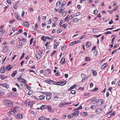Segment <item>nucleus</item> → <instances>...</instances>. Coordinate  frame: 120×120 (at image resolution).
<instances>
[{
    "instance_id": "f257e3e1",
    "label": "nucleus",
    "mask_w": 120,
    "mask_h": 120,
    "mask_svg": "<svg viewBox=\"0 0 120 120\" xmlns=\"http://www.w3.org/2000/svg\"><path fill=\"white\" fill-rule=\"evenodd\" d=\"M3 102L5 105L8 107L11 106L13 104V102L12 101L7 99H4Z\"/></svg>"
},
{
    "instance_id": "f03ea898",
    "label": "nucleus",
    "mask_w": 120,
    "mask_h": 120,
    "mask_svg": "<svg viewBox=\"0 0 120 120\" xmlns=\"http://www.w3.org/2000/svg\"><path fill=\"white\" fill-rule=\"evenodd\" d=\"M15 113L16 115L20 113V110L19 107L18 106H16L14 109Z\"/></svg>"
},
{
    "instance_id": "7ed1b4c3",
    "label": "nucleus",
    "mask_w": 120,
    "mask_h": 120,
    "mask_svg": "<svg viewBox=\"0 0 120 120\" xmlns=\"http://www.w3.org/2000/svg\"><path fill=\"white\" fill-rule=\"evenodd\" d=\"M101 100H102L101 99H100L98 100L97 99H95L94 100H92L90 102V104L94 105L95 104L97 103H100V101Z\"/></svg>"
},
{
    "instance_id": "20e7f679",
    "label": "nucleus",
    "mask_w": 120,
    "mask_h": 120,
    "mask_svg": "<svg viewBox=\"0 0 120 120\" xmlns=\"http://www.w3.org/2000/svg\"><path fill=\"white\" fill-rule=\"evenodd\" d=\"M82 78V82H84V81L86 80L87 79V78H86V75L83 74H82L81 75Z\"/></svg>"
},
{
    "instance_id": "39448f33",
    "label": "nucleus",
    "mask_w": 120,
    "mask_h": 120,
    "mask_svg": "<svg viewBox=\"0 0 120 120\" xmlns=\"http://www.w3.org/2000/svg\"><path fill=\"white\" fill-rule=\"evenodd\" d=\"M8 48V46H5L3 49L2 52L4 53L7 52L9 50Z\"/></svg>"
},
{
    "instance_id": "423d86ee",
    "label": "nucleus",
    "mask_w": 120,
    "mask_h": 120,
    "mask_svg": "<svg viewBox=\"0 0 120 120\" xmlns=\"http://www.w3.org/2000/svg\"><path fill=\"white\" fill-rule=\"evenodd\" d=\"M74 111H75V112H74L73 114L74 116H78L79 114V111L76 109L74 110Z\"/></svg>"
},
{
    "instance_id": "0eeeda50",
    "label": "nucleus",
    "mask_w": 120,
    "mask_h": 120,
    "mask_svg": "<svg viewBox=\"0 0 120 120\" xmlns=\"http://www.w3.org/2000/svg\"><path fill=\"white\" fill-rule=\"evenodd\" d=\"M34 102L33 101H30L28 103V106L30 108H31Z\"/></svg>"
},
{
    "instance_id": "6e6552de",
    "label": "nucleus",
    "mask_w": 120,
    "mask_h": 120,
    "mask_svg": "<svg viewBox=\"0 0 120 120\" xmlns=\"http://www.w3.org/2000/svg\"><path fill=\"white\" fill-rule=\"evenodd\" d=\"M47 108L48 110V111L49 112H54V111L52 109L50 106L49 105L47 106Z\"/></svg>"
},
{
    "instance_id": "1a4fd4ad",
    "label": "nucleus",
    "mask_w": 120,
    "mask_h": 120,
    "mask_svg": "<svg viewBox=\"0 0 120 120\" xmlns=\"http://www.w3.org/2000/svg\"><path fill=\"white\" fill-rule=\"evenodd\" d=\"M22 114L19 113L16 115L15 116H16V117L18 118H19L20 119H22Z\"/></svg>"
},
{
    "instance_id": "9d476101",
    "label": "nucleus",
    "mask_w": 120,
    "mask_h": 120,
    "mask_svg": "<svg viewBox=\"0 0 120 120\" xmlns=\"http://www.w3.org/2000/svg\"><path fill=\"white\" fill-rule=\"evenodd\" d=\"M5 68L4 66H3L1 68L0 72L2 73H4L5 72Z\"/></svg>"
},
{
    "instance_id": "9b49d317",
    "label": "nucleus",
    "mask_w": 120,
    "mask_h": 120,
    "mask_svg": "<svg viewBox=\"0 0 120 120\" xmlns=\"http://www.w3.org/2000/svg\"><path fill=\"white\" fill-rule=\"evenodd\" d=\"M7 78V76L5 75H0V79L1 80H3L6 79Z\"/></svg>"
},
{
    "instance_id": "f8f14e48",
    "label": "nucleus",
    "mask_w": 120,
    "mask_h": 120,
    "mask_svg": "<svg viewBox=\"0 0 120 120\" xmlns=\"http://www.w3.org/2000/svg\"><path fill=\"white\" fill-rule=\"evenodd\" d=\"M15 14L16 15V19L19 20L21 21L22 20V19L20 18V16L19 15L18 13H15Z\"/></svg>"
},
{
    "instance_id": "ddd939ff",
    "label": "nucleus",
    "mask_w": 120,
    "mask_h": 120,
    "mask_svg": "<svg viewBox=\"0 0 120 120\" xmlns=\"http://www.w3.org/2000/svg\"><path fill=\"white\" fill-rule=\"evenodd\" d=\"M65 59L64 58H62L61 60L60 63L61 64H64L65 63Z\"/></svg>"
},
{
    "instance_id": "4468645a",
    "label": "nucleus",
    "mask_w": 120,
    "mask_h": 120,
    "mask_svg": "<svg viewBox=\"0 0 120 120\" xmlns=\"http://www.w3.org/2000/svg\"><path fill=\"white\" fill-rule=\"evenodd\" d=\"M50 72V71L49 69L47 70H45L44 71V73L46 75H49Z\"/></svg>"
},
{
    "instance_id": "2eb2a0df",
    "label": "nucleus",
    "mask_w": 120,
    "mask_h": 120,
    "mask_svg": "<svg viewBox=\"0 0 120 120\" xmlns=\"http://www.w3.org/2000/svg\"><path fill=\"white\" fill-rule=\"evenodd\" d=\"M23 25L25 26L28 27L30 25V23L28 22H24Z\"/></svg>"
},
{
    "instance_id": "dca6fc26",
    "label": "nucleus",
    "mask_w": 120,
    "mask_h": 120,
    "mask_svg": "<svg viewBox=\"0 0 120 120\" xmlns=\"http://www.w3.org/2000/svg\"><path fill=\"white\" fill-rule=\"evenodd\" d=\"M12 68V67L11 65H9L8 66H7L6 67V69L7 70H10L11 68Z\"/></svg>"
},
{
    "instance_id": "f3484780",
    "label": "nucleus",
    "mask_w": 120,
    "mask_h": 120,
    "mask_svg": "<svg viewBox=\"0 0 120 120\" xmlns=\"http://www.w3.org/2000/svg\"><path fill=\"white\" fill-rule=\"evenodd\" d=\"M108 65V63H106L102 65L101 67V68L103 69L105 68Z\"/></svg>"
},
{
    "instance_id": "a211bd4d",
    "label": "nucleus",
    "mask_w": 120,
    "mask_h": 120,
    "mask_svg": "<svg viewBox=\"0 0 120 120\" xmlns=\"http://www.w3.org/2000/svg\"><path fill=\"white\" fill-rule=\"evenodd\" d=\"M95 112L97 113H100L101 112L102 110L101 109H98L95 110Z\"/></svg>"
},
{
    "instance_id": "6ab92c4d",
    "label": "nucleus",
    "mask_w": 120,
    "mask_h": 120,
    "mask_svg": "<svg viewBox=\"0 0 120 120\" xmlns=\"http://www.w3.org/2000/svg\"><path fill=\"white\" fill-rule=\"evenodd\" d=\"M17 73V70L14 71L12 74L11 75V76L13 77H14L15 75Z\"/></svg>"
},
{
    "instance_id": "aec40b11",
    "label": "nucleus",
    "mask_w": 120,
    "mask_h": 120,
    "mask_svg": "<svg viewBox=\"0 0 120 120\" xmlns=\"http://www.w3.org/2000/svg\"><path fill=\"white\" fill-rule=\"evenodd\" d=\"M35 56L36 58L38 59H40L41 57V55L40 54L38 53H37L36 54Z\"/></svg>"
},
{
    "instance_id": "412c9836",
    "label": "nucleus",
    "mask_w": 120,
    "mask_h": 120,
    "mask_svg": "<svg viewBox=\"0 0 120 120\" xmlns=\"http://www.w3.org/2000/svg\"><path fill=\"white\" fill-rule=\"evenodd\" d=\"M91 43L90 42H88L86 43V47L87 48L89 47L91 45Z\"/></svg>"
},
{
    "instance_id": "4be33fe9",
    "label": "nucleus",
    "mask_w": 120,
    "mask_h": 120,
    "mask_svg": "<svg viewBox=\"0 0 120 120\" xmlns=\"http://www.w3.org/2000/svg\"><path fill=\"white\" fill-rule=\"evenodd\" d=\"M79 20V19H78L77 18H75L73 20V22H78Z\"/></svg>"
},
{
    "instance_id": "5701e85b",
    "label": "nucleus",
    "mask_w": 120,
    "mask_h": 120,
    "mask_svg": "<svg viewBox=\"0 0 120 120\" xmlns=\"http://www.w3.org/2000/svg\"><path fill=\"white\" fill-rule=\"evenodd\" d=\"M74 116V115L73 113V114H71L68 116V117L69 119H70L72 118Z\"/></svg>"
},
{
    "instance_id": "b1692460",
    "label": "nucleus",
    "mask_w": 120,
    "mask_h": 120,
    "mask_svg": "<svg viewBox=\"0 0 120 120\" xmlns=\"http://www.w3.org/2000/svg\"><path fill=\"white\" fill-rule=\"evenodd\" d=\"M45 98V96L43 95L40 96L39 97V100H41Z\"/></svg>"
},
{
    "instance_id": "393cba45",
    "label": "nucleus",
    "mask_w": 120,
    "mask_h": 120,
    "mask_svg": "<svg viewBox=\"0 0 120 120\" xmlns=\"http://www.w3.org/2000/svg\"><path fill=\"white\" fill-rule=\"evenodd\" d=\"M51 98V95H47L46 96V99L48 100H49Z\"/></svg>"
},
{
    "instance_id": "a878e982",
    "label": "nucleus",
    "mask_w": 120,
    "mask_h": 120,
    "mask_svg": "<svg viewBox=\"0 0 120 120\" xmlns=\"http://www.w3.org/2000/svg\"><path fill=\"white\" fill-rule=\"evenodd\" d=\"M92 71V73L93 75L95 76H96L97 74L96 71L94 70H93Z\"/></svg>"
},
{
    "instance_id": "bb28decb",
    "label": "nucleus",
    "mask_w": 120,
    "mask_h": 120,
    "mask_svg": "<svg viewBox=\"0 0 120 120\" xmlns=\"http://www.w3.org/2000/svg\"><path fill=\"white\" fill-rule=\"evenodd\" d=\"M59 42H57L54 45V49H56L57 47L59 45Z\"/></svg>"
},
{
    "instance_id": "cd10ccee",
    "label": "nucleus",
    "mask_w": 120,
    "mask_h": 120,
    "mask_svg": "<svg viewBox=\"0 0 120 120\" xmlns=\"http://www.w3.org/2000/svg\"><path fill=\"white\" fill-rule=\"evenodd\" d=\"M60 1H57L56 4V6H59L60 4H61V0H60Z\"/></svg>"
},
{
    "instance_id": "c85d7f7f",
    "label": "nucleus",
    "mask_w": 120,
    "mask_h": 120,
    "mask_svg": "<svg viewBox=\"0 0 120 120\" xmlns=\"http://www.w3.org/2000/svg\"><path fill=\"white\" fill-rule=\"evenodd\" d=\"M81 114L82 116H86L87 115V113L86 112H82L81 113Z\"/></svg>"
},
{
    "instance_id": "c756f323",
    "label": "nucleus",
    "mask_w": 120,
    "mask_h": 120,
    "mask_svg": "<svg viewBox=\"0 0 120 120\" xmlns=\"http://www.w3.org/2000/svg\"><path fill=\"white\" fill-rule=\"evenodd\" d=\"M23 43V41L22 40H20L19 41V47H20V46H22V44Z\"/></svg>"
},
{
    "instance_id": "7c9ffc66",
    "label": "nucleus",
    "mask_w": 120,
    "mask_h": 120,
    "mask_svg": "<svg viewBox=\"0 0 120 120\" xmlns=\"http://www.w3.org/2000/svg\"><path fill=\"white\" fill-rule=\"evenodd\" d=\"M38 120H44L45 118L43 116H42L40 117H39L38 119Z\"/></svg>"
},
{
    "instance_id": "2f4dec72",
    "label": "nucleus",
    "mask_w": 120,
    "mask_h": 120,
    "mask_svg": "<svg viewBox=\"0 0 120 120\" xmlns=\"http://www.w3.org/2000/svg\"><path fill=\"white\" fill-rule=\"evenodd\" d=\"M98 106H97V105H93L90 107V108L92 109H94L96 108V107Z\"/></svg>"
},
{
    "instance_id": "473e14b6",
    "label": "nucleus",
    "mask_w": 120,
    "mask_h": 120,
    "mask_svg": "<svg viewBox=\"0 0 120 120\" xmlns=\"http://www.w3.org/2000/svg\"><path fill=\"white\" fill-rule=\"evenodd\" d=\"M5 32L4 30L2 29L0 31V35H1V34H4Z\"/></svg>"
},
{
    "instance_id": "72a5a7b5",
    "label": "nucleus",
    "mask_w": 120,
    "mask_h": 120,
    "mask_svg": "<svg viewBox=\"0 0 120 120\" xmlns=\"http://www.w3.org/2000/svg\"><path fill=\"white\" fill-rule=\"evenodd\" d=\"M101 100H100V101H101V104H99V103H97V106H100L103 104V103H102V99H101Z\"/></svg>"
},
{
    "instance_id": "f704fd0d",
    "label": "nucleus",
    "mask_w": 120,
    "mask_h": 120,
    "mask_svg": "<svg viewBox=\"0 0 120 120\" xmlns=\"http://www.w3.org/2000/svg\"><path fill=\"white\" fill-rule=\"evenodd\" d=\"M76 86V85L75 84L73 86H71L69 89V90H71V89L74 88Z\"/></svg>"
},
{
    "instance_id": "c9c22d12",
    "label": "nucleus",
    "mask_w": 120,
    "mask_h": 120,
    "mask_svg": "<svg viewBox=\"0 0 120 120\" xmlns=\"http://www.w3.org/2000/svg\"><path fill=\"white\" fill-rule=\"evenodd\" d=\"M59 106L60 107H63L64 106V104L61 103L59 104Z\"/></svg>"
},
{
    "instance_id": "e433bc0d",
    "label": "nucleus",
    "mask_w": 120,
    "mask_h": 120,
    "mask_svg": "<svg viewBox=\"0 0 120 120\" xmlns=\"http://www.w3.org/2000/svg\"><path fill=\"white\" fill-rule=\"evenodd\" d=\"M75 15H72L71 16L69 17V19H73Z\"/></svg>"
},
{
    "instance_id": "4c0bfd02",
    "label": "nucleus",
    "mask_w": 120,
    "mask_h": 120,
    "mask_svg": "<svg viewBox=\"0 0 120 120\" xmlns=\"http://www.w3.org/2000/svg\"><path fill=\"white\" fill-rule=\"evenodd\" d=\"M85 60L86 61H90V57H87L85 58Z\"/></svg>"
},
{
    "instance_id": "58836bf2",
    "label": "nucleus",
    "mask_w": 120,
    "mask_h": 120,
    "mask_svg": "<svg viewBox=\"0 0 120 120\" xmlns=\"http://www.w3.org/2000/svg\"><path fill=\"white\" fill-rule=\"evenodd\" d=\"M71 104V103L70 102H68L64 104V106H67L68 105Z\"/></svg>"
},
{
    "instance_id": "ea45409f",
    "label": "nucleus",
    "mask_w": 120,
    "mask_h": 120,
    "mask_svg": "<svg viewBox=\"0 0 120 120\" xmlns=\"http://www.w3.org/2000/svg\"><path fill=\"white\" fill-rule=\"evenodd\" d=\"M46 37H45L44 36H43L41 37V39L44 41H45L46 40Z\"/></svg>"
},
{
    "instance_id": "a19ab883",
    "label": "nucleus",
    "mask_w": 120,
    "mask_h": 120,
    "mask_svg": "<svg viewBox=\"0 0 120 120\" xmlns=\"http://www.w3.org/2000/svg\"><path fill=\"white\" fill-rule=\"evenodd\" d=\"M63 20H60V23H59V25H60V27H61V26H62L61 25H62V23H63Z\"/></svg>"
},
{
    "instance_id": "79ce46f5",
    "label": "nucleus",
    "mask_w": 120,
    "mask_h": 120,
    "mask_svg": "<svg viewBox=\"0 0 120 120\" xmlns=\"http://www.w3.org/2000/svg\"><path fill=\"white\" fill-rule=\"evenodd\" d=\"M98 11L97 10H95L94 11L93 13L94 14L96 15L98 13Z\"/></svg>"
},
{
    "instance_id": "37998d69",
    "label": "nucleus",
    "mask_w": 120,
    "mask_h": 120,
    "mask_svg": "<svg viewBox=\"0 0 120 120\" xmlns=\"http://www.w3.org/2000/svg\"><path fill=\"white\" fill-rule=\"evenodd\" d=\"M10 111V112H11L12 113V114H13L15 116L16 115V113H15L14 109L13 110H11Z\"/></svg>"
},
{
    "instance_id": "c03bdc74",
    "label": "nucleus",
    "mask_w": 120,
    "mask_h": 120,
    "mask_svg": "<svg viewBox=\"0 0 120 120\" xmlns=\"http://www.w3.org/2000/svg\"><path fill=\"white\" fill-rule=\"evenodd\" d=\"M45 105H41L40 107V109L41 110L45 108Z\"/></svg>"
},
{
    "instance_id": "a18cd8bd",
    "label": "nucleus",
    "mask_w": 120,
    "mask_h": 120,
    "mask_svg": "<svg viewBox=\"0 0 120 120\" xmlns=\"http://www.w3.org/2000/svg\"><path fill=\"white\" fill-rule=\"evenodd\" d=\"M71 93L72 94H74L75 93V91L74 90H72L71 91Z\"/></svg>"
},
{
    "instance_id": "49530a36",
    "label": "nucleus",
    "mask_w": 120,
    "mask_h": 120,
    "mask_svg": "<svg viewBox=\"0 0 120 120\" xmlns=\"http://www.w3.org/2000/svg\"><path fill=\"white\" fill-rule=\"evenodd\" d=\"M52 20V18H50L49 20V21L48 22V24H50Z\"/></svg>"
},
{
    "instance_id": "de8ad7c7",
    "label": "nucleus",
    "mask_w": 120,
    "mask_h": 120,
    "mask_svg": "<svg viewBox=\"0 0 120 120\" xmlns=\"http://www.w3.org/2000/svg\"><path fill=\"white\" fill-rule=\"evenodd\" d=\"M66 14V12L65 11L63 12L62 14V15L63 16H65Z\"/></svg>"
},
{
    "instance_id": "09e8293b",
    "label": "nucleus",
    "mask_w": 120,
    "mask_h": 120,
    "mask_svg": "<svg viewBox=\"0 0 120 120\" xmlns=\"http://www.w3.org/2000/svg\"><path fill=\"white\" fill-rule=\"evenodd\" d=\"M80 15V13L79 12H77L76 13L74 14L75 16H76L78 15Z\"/></svg>"
},
{
    "instance_id": "8fccbe9b",
    "label": "nucleus",
    "mask_w": 120,
    "mask_h": 120,
    "mask_svg": "<svg viewBox=\"0 0 120 120\" xmlns=\"http://www.w3.org/2000/svg\"><path fill=\"white\" fill-rule=\"evenodd\" d=\"M97 51L96 50H95L93 52V53L94 54V55L95 56H96L97 55Z\"/></svg>"
},
{
    "instance_id": "3c124183",
    "label": "nucleus",
    "mask_w": 120,
    "mask_h": 120,
    "mask_svg": "<svg viewBox=\"0 0 120 120\" xmlns=\"http://www.w3.org/2000/svg\"><path fill=\"white\" fill-rule=\"evenodd\" d=\"M75 41H73L72 42L70 43L69 44V45L70 46L72 45L75 44Z\"/></svg>"
},
{
    "instance_id": "603ef678",
    "label": "nucleus",
    "mask_w": 120,
    "mask_h": 120,
    "mask_svg": "<svg viewBox=\"0 0 120 120\" xmlns=\"http://www.w3.org/2000/svg\"><path fill=\"white\" fill-rule=\"evenodd\" d=\"M67 25L66 24H64L61 27H63L65 29L67 27Z\"/></svg>"
},
{
    "instance_id": "864d4df0",
    "label": "nucleus",
    "mask_w": 120,
    "mask_h": 120,
    "mask_svg": "<svg viewBox=\"0 0 120 120\" xmlns=\"http://www.w3.org/2000/svg\"><path fill=\"white\" fill-rule=\"evenodd\" d=\"M69 19V17L68 18V16H67L64 19V21H67L68 22V20Z\"/></svg>"
},
{
    "instance_id": "5fc2aeb1",
    "label": "nucleus",
    "mask_w": 120,
    "mask_h": 120,
    "mask_svg": "<svg viewBox=\"0 0 120 120\" xmlns=\"http://www.w3.org/2000/svg\"><path fill=\"white\" fill-rule=\"evenodd\" d=\"M66 2L65 1L63 2L61 4V6H64L66 4Z\"/></svg>"
},
{
    "instance_id": "6e6d98bb",
    "label": "nucleus",
    "mask_w": 120,
    "mask_h": 120,
    "mask_svg": "<svg viewBox=\"0 0 120 120\" xmlns=\"http://www.w3.org/2000/svg\"><path fill=\"white\" fill-rule=\"evenodd\" d=\"M57 83H58L59 84H62L63 83V81H59L58 82H57Z\"/></svg>"
},
{
    "instance_id": "4d7b16f0",
    "label": "nucleus",
    "mask_w": 120,
    "mask_h": 120,
    "mask_svg": "<svg viewBox=\"0 0 120 120\" xmlns=\"http://www.w3.org/2000/svg\"><path fill=\"white\" fill-rule=\"evenodd\" d=\"M62 31V30H61L60 29H58L57 30V33H60V32H61Z\"/></svg>"
},
{
    "instance_id": "13d9d810",
    "label": "nucleus",
    "mask_w": 120,
    "mask_h": 120,
    "mask_svg": "<svg viewBox=\"0 0 120 120\" xmlns=\"http://www.w3.org/2000/svg\"><path fill=\"white\" fill-rule=\"evenodd\" d=\"M57 25V24L56 22H55L52 25V27H54L55 26Z\"/></svg>"
},
{
    "instance_id": "bf43d9fd",
    "label": "nucleus",
    "mask_w": 120,
    "mask_h": 120,
    "mask_svg": "<svg viewBox=\"0 0 120 120\" xmlns=\"http://www.w3.org/2000/svg\"><path fill=\"white\" fill-rule=\"evenodd\" d=\"M7 3L9 4H11V2L10 0H7Z\"/></svg>"
},
{
    "instance_id": "052dcab7",
    "label": "nucleus",
    "mask_w": 120,
    "mask_h": 120,
    "mask_svg": "<svg viewBox=\"0 0 120 120\" xmlns=\"http://www.w3.org/2000/svg\"><path fill=\"white\" fill-rule=\"evenodd\" d=\"M74 41L75 42H75V44L80 43L81 42L80 40H76Z\"/></svg>"
},
{
    "instance_id": "680f3d73",
    "label": "nucleus",
    "mask_w": 120,
    "mask_h": 120,
    "mask_svg": "<svg viewBox=\"0 0 120 120\" xmlns=\"http://www.w3.org/2000/svg\"><path fill=\"white\" fill-rule=\"evenodd\" d=\"M112 19L109 22V24H112L113 22L112 21Z\"/></svg>"
},
{
    "instance_id": "e2e57ef3",
    "label": "nucleus",
    "mask_w": 120,
    "mask_h": 120,
    "mask_svg": "<svg viewBox=\"0 0 120 120\" xmlns=\"http://www.w3.org/2000/svg\"><path fill=\"white\" fill-rule=\"evenodd\" d=\"M112 33L111 32H109V31H107L106 32L105 34V35H106L108 34H111Z\"/></svg>"
},
{
    "instance_id": "0e129e2a",
    "label": "nucleus",
    "mask_w": 120,
    "mask_h": 120,
    "mask_svg": "<svg viewBox=\"0 0 120 120\" xmlns=\"http://www.w3.org/2000/svg\"><path fill=\"white\" fill-rule=\"evenodd\" d=\"M49 81H51V80L48 79L46 80L45 81V82L46 83L49 84Z\"/></svg>"
},
{
    "instance_id": "69168bd1",
    "label": "nucleus",
    "mask_w": 120,
    "mask_h": 120,
    "mask_svg": "<svg viewBox=\"0 0 120 120\" xmlns=\"http://www.w3.org/2000/svg\"><path fill=\"white\" fill-rule=\"evenodd\" d=\"M15 42V40H11V44H13Z\"/></svg>"
},
{
    "instance_id": "338daca9",
    "label": "nucleus",
    "mask_w": 120,
    "mask_h": 120,
    "mask_svg": "<svg viewBox=\"0 0 120 120\" xmlns=\"http://www.w3.org/2000/svg\"><path fill=\"white\" fill-rule=\"evenodd\" d=\"M65 49V48L64 47V46H62L61 47V49L63 51V50H64Z\"/></svg>"
},
{
    "instance_id": "774afa93",
    "label": "nucleus",
    "mask_w": 120,
    "mask_h": 120,
    "mask_svg": "<svg viewBox=\"0 0 120 120\" xmlns=\"http://www.w3.org/2000/svg\"><path fill=\"white\" fill-rule=\"evenodd\" d=\"M12 90L14 92H16L17 90V89L15 88H12Z\"/></svg>"
}]
</instances>
